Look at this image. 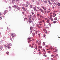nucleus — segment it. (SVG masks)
I'll return each instance as SVG.
<instances>
[{
	"mask_svg": "<svg viewBox=\"0 0 60 60\" xmlns=\"http://www.w3.org/2000/svg\"><path fill=\"white\" fill-rule=\"evenodd\" d=\"M42 12V13H44V11L43 10H42L41 11Z\"/></svg>",
	"mask_w": 60,
	"mask_h": 60,
	"instance_id": "f704fd0d",
	"label": "nucleus"
},
{
	"mask_svg": "<svg viewBox=\"0 0 60 60\" xmlns=\"http://www.w3.org/2000/svg\"><path fill=\"white\" fill-rule=\"evenodd\" d=\"M38 17H39L40 16V14H37Z\"/></svg>",
	"mask_w": 60,
	"mask_h": 60,
	"instance_id": "4c0bfd02",
	"label": "nucleus"
},
{
	"mask_svg": "<svg viewBox=\"0 0 60 60\" xmlns=\"http://www.w3.org/2000/svg\"><path fill=\"white\" fill-rule=\"evenodd\" d=\"M22 9H23V10H24V9H25V8L24 7H22Z\"/></svg>",
	"mask_w": 60,
	"mask_h": 60,
	"instance_id": "c756f323",
	"label": "nucleus"
},
{
	"mask_svg": "<svg viewBox=\"0 0 60 60\" xmlns=\"http://www.w3.org/2000/svg\"><path fill=\"white\" fill-rule=\"evenodd\" d=\"M33 29V27H30V29L31 30Z\"/></svg>",
	"mask_w": 60,
	"mask_h": 60,
	"instance_id": "72a5a7b5",
	"label": "nucleus"
},
{
	"mask_svg": "<svg viewBox=\"0 0 60 60\" xmlns=\"http://www.w3.org/2000/svg\"><path fill=\"white\" fill-rule=\"evenodd\" d=\"M43 44L44 45H45V42H43Z\"/></svg>",
	"mask_w": 60,
	"mask_h": 60,
	"instance_id": "79ce46f5",
	"label": "nucleus"
},
{
	"mask_svg": "<svg viewBox=\"0 0 60 60\" xmlns=\"http://www.w3.org/2000/svg\"><path fill=\"white\" fill-rule=\"evenodd\" d=\"M51 16H51V15H50V16L49 17H50V18H51Z\"/></svg>",
	"mask_w": 60,
	"mask_h": 60,
	"instance_id": "0e129e2a",
	"label": "nucleus"
},
{
	"mask_svg": "<svg viewBox=\"0 0 60 60\" xmlns=\"http://www.w3.org/2000/svg\"><path fill=\"white\" fill-rule=\"evenodd\" d=\"M39 23H42V22L41 21L39 22Z\"/></svg>",
	"mask_w": 60,
	"mask_h": 60,
	"instance_id": "680f3d73",
	"label": "nucleus"
},
{
	"mask_svg": "<svg viewBox=\"0 0 60 60\" xmlns=\"http://www.w3.org/2000/svg\"><path fill=\"white\" fill-rule=\"evenodd\" d=\"M45 33H46V34H47V31H46Z\"/></svg>",
	"mask_w": 60,
	"mask_h": 60,
	"instance_id": "4d7b16f0",
	"label": "nucleus"
},
{
	"mask_svg": "<svg viewBox=\"0 0 60 60\" xmlns=\"http://www.w3.org/2000/svg\"><path fill=\"white\" fill-rule=\"evenodd\" d=\"M44 56L45 57H47V55H44Z\"/></svg>",
	"mask_w": 60,
	"mask_h": 60,
	"instance_id": "c03bdc74",
	"label": "nucleus"
},
{
	"mask_svg": "<svg viewBox=\"0 0 60 60\" xmlns=\"http://www.w3.org/2000/svg\"><path fill=\"white\" fill-rule=\"evenodd\" d=\"M45 20L46 22H47V23H49V19L45 18Z\"/></svg>",
	"mask_w": 60,
	"mask_h": 60,
	"instance_id": "f257e3e1",
	"label": "nucleus"
},
{
	"mask_svg": "<svg viewBox=\"0 0 60 60\" xmlns=\"http://www.w3.org/2000/svg\"><path fill=\"white\" fill-rule=\"evenodd\" d=\"M43 51H44V52H45V50L44 49H43Z\"/></svg>",
	"mask_w": 60,
	"mask_h": 60,
	"instance_id": "ea45409f",
	"label": "nucleus"
},
{
	"mask_svg": "<svg viewBox=\"0 0 60 60\" xmlns=\"http://www.w3.org/2000/svg\"><path fill=\"white\" fill-rule=\"evenodd\" d=\"M40 18H42V19H44V17L41 15H40Z\"/></svg>",
	"mask_w": 60,
	"mask_h": 60,
	"instance_id": "0eeeda50",
	"label": "nucleus"
},
{
	"mask_svg": "<svg viewBox=\"0 0 60 60\" xmlns=\"http://www.w3.org/2000/svg\"><path fill=\"white\" fill-rule=\"evenodd\" d=\"M42 48V46H38V49H40V48H41V49Z\"/></svg>",
	"mask_w": 60,
	"mask_h": 60,
	"instance_id": "39448f33",
	"label": "nucleus"
},
{
	"mask_svg": "<svg viewBox=\"0 0 60 60\" xmlns=\"http://www.w3.org/2000/svg\"><path fill=\"white\" fill-rule=\"evenodd\" d=\"M48 3H50V1H49V0H48Z\"/></svg>",
	"mask_w": 60,
	"mask_h": 60,
	"instance_id": "8fccbe9b",
	"label": "nucleus"
},
{
	"mask_svg": "<svg viewBox=\"0 0 60 60\" xmlns=\"http://www.w3.org/2000/svg\"><path fill=\"white\" fill-rule=\"evenodd\" d=\"M54 20H57V18L56 17V18H55Z\"/></svg>",
	"mask_w": 60,
	"mask_h": 60,
	"instance_id": "6ab92c4d",
	"label": "nucleus"
},
{
	"mask_svg": "<svg viewBox=\"0 0 60 60\" xmlns=\"http://www.w3.org/2000/svg\"><path fill=\"white\" fill-rule=\"evenodd\" d=\"M33 34V37H34V36H35V34L34 33H32Z\"/></svg>",
	"mask_w": 60,
	"mask_h": 60,
	"instance_id": "9b49d317",
	"label": "nucleus"
},
{
	"mask_svg": "<svg viewBox=\"0 0 60 60\" xmlns=\"http://www.w3.org/2000/svg\"><path fill=\"white\" fill-rule=\"evenodd\" d=\"M26 19V20H27V18H25L24 19V20H25V19Z\"/></svg>",
	"mask_w": 60,
	"mask_h": 60,
	"instance_id": "864d4df0",
	"label": "nucleus"
},
{
	"mask_svg": "<svg viewBox=\"0 0 60 60\" xmlns=\"http://www.w3.org/2000/svg\"><path fill=\"white\" fill-rule=\"evenodd\" d=\"M46 9V8H44V11H45Z\"/></svg>",
	"mask_w": 60,
	"mask_h": 60,
	"instance_id": "de8ad7c7",
	"label": "nucleus"
},
{
	"mask_svg": "<svg viewBox=\"0 0 60 60\" xmlns=\"http://www.w3.org/2000/svg\"><path fill=\"white\" fill-rule=\"evenodd\" d=\"M55 50H56V52H57L58 51L57 50H56L55 49Z\"/></svg>",
	"mask_w": 60,
	"mask_h": 60,
	"instance_id": "13d9d810",
	"label": "nucleus"
},
{
	"mask_svg": "<svg viewBox=\"0 0 60 60\" xmlns=\"http://www.w3.org/2000/svg\"><path fill=\"white\" fill-rule=\"evenodd\" d=\"M31 13H32V15H34V13L33 12H32Z\"/></svg>",
	"mask_w": 60,
	"mask_h": 60,
	"instance_id": "5701e85b",
	"label": "nucleus"
},
{
	"mask_svg": "<svg viewBox=\"0 0 60 60\" xmlns=\"http://www.w3.org/2000/svg\"><path fill=\"white\" fill-rule=\"evenodd\" d=\"M43 54L44 55H46V53H43Z\"/></svg>",
	"mask_w": 60,
	"mask_h": 60,
	"instance_id": "774afa93",
	"label": "nucleus"
},
{
	"mask_svg": "<svg viewBox=\"0 0 60 60\" xmlns=\"http://www.w3.org/2000/svg\"><path fill=\"white\" fill-rule=\"evenodd\" d=\"M39 11H41L42 10V9H41L40 8V9H39Z\"/></svg>",
	"mask_w": 60,
	"mask_h": 60,
	"instance_id": "4be33fe9",
	"label": "nucleus"
},
{
	"mask_svg": "<svg viewBox=\"0 0 60 60\" xmlns=\"http://www.w3.org/2000/svg\"><path fill=\"white\" fill-rule=\"evenodd\" d=\"M9 8H11V7L10 6H9Z\"/></svg>",
	"mask_w": 60,
	"mask_h": 60,
	"instance_id": "5fc2aeb1",
	"label": "nucleus"
},
{
	"mask_svg": "<svg viewBox=\"0 0 60 60\" xmlns=\"http://www.w3.org/2000/svg\"><path fill=\"white\" fill-rule=\"evenodd\" d=\"M36 7H37V6H36L34 8V11L36 9Z\"/></svg>",
	"mask_w": 60,
	"mask_h": 60,
	"instance_id": "423d86ee",
	"label": "nucleus"
},
{
	"mask_svg": "<svg viewBox=\"0 0 60 60\" xmlns=\"http://www.w3.org/2000/svg\"><path fill=\"white\" fill-rule=\"evenodd\" d=\"M9 46H12V44H11V43L9 44Z\"/></svg>",
	"mask_w": 60,
	"mask_h": 60,
	"instance_id": "cd10ccee",
	"label": "nucleus"
},
{
	"mask_svg": "<svg viewBox=\"0 0 60 60\" xmlns=\"http://www.w3.org/2000/svg\"><path fill=\"white\" fill-rule=\"evenodd\" d=\"M31 41H32V40H30L28 41V42L29 43V42H31Z\"/></svg>",
	"mask_w": 60,
	"mask_h": 60,
	"instance_id": "f3484780",
	"label": "nucleus"
},
{
	"mask_svg": "<svg viewBox=\"0 0 60 60\" xmlns=\"http://www.w3.org/2000/svg\"><path fill=\"white\" fill-rule=\"evenodd\" d=\"M7 10H5L4 11V15H5L6 13H7Z\"/></svg>",
	"mask_w": 60,
	"mask_h": 60,
	"instance_id": "f03ea898",
	"label": "nucleus"
},
{
	"mask_svg": "<svg viewBox=\"0 0 60 60\" xmlns=\"http://www.w3.org/2000/svg\"><path fill=\"white\" fill-rule=\"evenodd\" d=\"M42 8H43V9H44V7H42Z\"/></svg>",
	"mask_w": 60,
	"mask_h": 60,
	"instance_id": "69168bd1",
	"label": "nucleus"
},
{
	"mask_svg": "<svg viewBox=\"0 0 60 60\" xmlns=\"http://www.w3.org/2000/svg\"><path fill=\"white\" fill-rule=\"evenodd\" d=\"M39 55H41V52H39Z\"/></svg>",
	"mask_w": 60,
	"mask_h": 60,
	"instance_id": "49530a36",
	"label": "nucleus"
},
{
	"mask_svg": "<svg viewBox=\"0 0 60 60\" xmlns=\"http://www.w3.org/2000/svg\"><path fill=\"white\" fill-rule=\"evenodd\" d=\"M38 31H37L36 32V34H37L38 33Z\"/></svg>",
	"mask_w": 60,
	"mask_h": 60,
	"instance_id": "6e6d98bb",
	"label": "nucleus"
},
{
	"mask_svg": "<svg viewBox=\"0 0 60 60\" xmlns=\"http://www.w3.org/2000/svg\"><path fill=\"white\" fill-rule=\"evenodd\" d=\"M56 23V21H53V23H54V24H55V23Z\"/></svg>",
	"mask_w": 60,
	"mask_h": 60,
	"instance_id": "ddd939ff",
	"label": "nucleus"
},
{
	"mask_svg": "<svg viewBox=\"0 0 60 60\" xmlns=\"http://www.w3.org/2000/svg\"><path fill=\"white\" fill-rule=\"evenodd\" d=\"M11 34L12 35L13 37V38H14V37H14V36H15L13 34Z\"/></svg>",
	"mask_w": 60,
	"mask_h": 60,
	"instance_id": "9d476101",
	"label": "nucleus"
},
{
	"mask_svg": "<svg viewBox=\"0 0 60 60\" xmlns=\"http://www.w3.org/2000/svg\"><path fill=\"white\" fill-rule=\"evenodd\" d=\"M16 2H18V1H19V0H15Z\"/></svg>",
	"mask_w": 60,
	"mask_h": 60,
	"instance_id": "052dcab7",
	"label": "nucleus"
},
{
	"mask_svg": "<svg viewBox=\"0 0 60 60\" xmlns=\"http://www.w3.org/2000/svg\"><path fill=\"white\" fill-rule=\"evenodd\" d=\"M26 10H27L26 9H24V10H23V11H26Z\"/></svg>",
	"mask_w": 60,
	"mask_h": 60,
	"instance_id": "a211bd4d",
	"label": "nucleus"
},
{
	"mask_svg": "<svg viewBox=\"0 0 60 60\" xmlns=\"http://www.w3.org/2000/svg\"><path fill=\"white\" fill-rule=\"evenodd\" d=\"M35 17V16L34 15H33V19H34Z\"/></svg>",
	"mask_w": 60,
	"mask_h": 60,
	"instance_id": "4468645a",
	"label": "nucleus"
},
{
	"mask_svg": "<svg viewBox=\"0 0 60 60\" xmlns=\"http://www.w3.org/2000/svg\"><path fill=\"white\" fill-rule=\"evenodd\" d=\"M32 20H33V21L34 20V19H33V18H32Z\"/></svg>",
	"mask_w": 60,
	"mask_h": 60,
	"instance_id": "e2e57ef3",
	"label": "nucleus"
},
{
	"mask_svg": "<svg viewBox=\"0 0 60 60\" xmlns=\"http://www.w3.org/2000/svg\"><path fill=\"white\" fill-rule=\"evenodd\" d=\"M48 25H50L49 26H51V25L50 23H49V24H48Z\"/></svg>",
	"mask_w": 60,
	"mask_h": 60,
	"instance_id": "473e14b6",
	"label": "nucleus"
},
{
	"mask_svg": "<svg viewBox=\"0 0 60 60\" xmlns=\"http://www.w3.org/2000/svg\"><path fill=\"white\" fill-rule=\"evenodd\" d=\"M9 49H10V48H11V47H10L9 46H8L7 47Z\"/></svg>",
	"mask_w": 60,
	"mask_h": 60,
	"instance_id": "2eb2a0df",
	"label": "nucleus"
},
{
	"mask_svg": "<svg viewBox=\"0 0 60 60\" xmlns=\"http://www.w3.org/2000/svg\"><path fill=\"white\" fill-rule=\"evenodd\" d=\"M0 49H1V50L2 49H3V47H2V46H1L0 47Z\"/></svg>",
	"mask_w": 60,
	"mask_h": 60,
	"instance_id": "2f4dec72",
	"label": "nucleus"
},
{
	"mask_svg": "<svg viewBox=\"0 0 60 60\" xmlns=\"http://www.w3.org/2000/svg\"><path fill=\"white\" fill-rule=\"evenodd\" d=\"M51 56V57H53V58H54V55H52Z\"/></svg>",
	"mask_w": 60,
	"mask_h": 60,
	"instance_id": "412c9836",
	"label": "nucleus"
},
{
	"mask_svg": "<svg viewBox=\"0 0 60 60\" xmlns=\"http://www.w3.org/2000/svg\"><path fill=\"white\" fill-rule=\"evenodd\" d=\"M32 6H33L32 5H31L30 6V8H32Z\"/></svg>",
	"mask_w": 60,
	"mask_h": 60,
	"instance_id": "a878e982",
	"label": "nucleus"
},
{
	"mask_svg": "<svg viewBox=\"0 0 60 60\" xmlns=\"http://www.w3.org/2000/svg\"><path fill=\"white\" fill-rule=\"evenodd\" d=\"M43 31H46V30L44 29H43Z\"/></svg>",
	"mask_w": 60,
	"mask_h": 60,
	"instance_id": "c9c22d12",
	"label": "nucleus"
},
{
	"mask_svg": "<svg viewBox=\"0 0 60 60\" xmlns=\"http://www.w3.org/2000/svg\"><path fill=\"white\" fill-rule=\"evenodd\" d=\"M42 22H44V23H45V22H45V21H44V20H43L42 21Z\"/></svg>",
	"mask_w": 60,
	"mask_h": 60,
	"instance_id": "58836bf2",
	"label": "nucleus"
},
{
	"mask_svg": "<svg viewBox=\"0 0 60 60\" xmlns=\"http://www.w3.org/2000/svg\"><path fill=\"white\" fill-rule=\"evenodd\" d=\"M16 8H17V10H19V7H18V6Z\"/></svg>",
	"mask_w": 60,
	"mask_h": 60,
	"instance_id": "dca6fc26",
	"label": "nucleus"
},
{
	"mask_svg": "<svg viewBox=\"0 0 60 60\" xmlns=\"http://www.w3.org/2000/svg\"><path fill=\"white\" fill-rule=\"evenodd\" d=\"M4 46L5 48H7V46H6V45H4Z\"/></svg>",
	"mask_w": 60,
	"mask_h": 60,
	"instance_id": "c85d7f7f",
	"label": "nucleus"
},
{
	"mask_svg": "<svg viewBox=\"0 0 60 60\" xmlns=\"http://www.w3.org/2000/svg\"><path fill=\"white\" fill-rule=\"evenodd\" d=\"M50 52H50V51H49V52H48V53H50Z\"/></svg>",
	"mask_w": 60,
	"mask_h": 60,
	"instance_id": "3c124183",
	"label": "nucleus"
},
{
	"mask_svg": "<svg viewBox=\"0 0 60 60\" xmlns=\"http://www.w3.org/2000/svg\"><path fill=\"white\" fill-rule=\"evenodd\" d=\"M38 20H41V19L39 18H38Z\"/></svg>",
	"mask_w": 60,
	"mask_h": 60,
	"instance_id": "f8f14e48",
	"label": "nucleus"
},
{
	"mask_svg": "<svg viewBox=\"0 0 60 60\" xmlns=\"http://www.w3.org/2000/svg\"><path fill=\"white\" fill-rule=\"evenodd\" d=\"M6 54L8 55H9V52H6Z\"/></svg>",
	"mask_w": 60,
	"mask_h": 60,
	"instance_id": "aec40b11",
	"label": "nucleus"
},
{
	"mask_svg": "<svg viewBox=\"0 0 60 60\" xmlns=\"http://www.w3.org/2000/svg\"><path fill=\"white\" fill-rule=\"evenodd\" d=\"M18 6H17V5H15L13 7L14 8H17Z\"/></svg>",
	"mask_w": 60,
	"mask_h": 60,
	"instance_id": "6e6552de",
	"label": "nucleus"
},
{
	"mask_svg": "<svg viewBox=\"0 0 60 60\" xmlns=\"http://www.w3.org/2000/svg\"><path fill=\"white\" fill-rule=\"evenodd\" d=\"M38 45H40L41 44V43L40 42H39V43H38Z\"/></svg>",
	"mask_w": 60,
	"mask_h": 60,
	"instance_id": "1a4fd4ad",
	"label": "nucleus"
},
{
	"mask_svg": "<svg viewBox=\"0 0 60 60\" xmlns=\"http://www.w3.org/2000/svg\"><path fill=\"white\" fill-rule=\"evenodd\" d=\"M37 8L38 9H39V8H40V7H38Z\"/></svg>",
	"mask_w": 60,
	"mask_h": 60,
	"instance_id": "bf43d9fd",
	"label": "nucleus"
},
{
	"mask_svg": "<svg viewBox=\"0 0 60 60\" xmlns=\"http://www.w3.org/2000/svg\"><path fill=\"white\" fill-rule=\"evenodd\" d=\"M7 46H8H8H9V44H7Z\"/></svg>",
	"mask_w": 60,
	"mask_h": 60,
	"instance_id": "a19ab883",
	"label": "nucleus"
},
{
	"mask_svg": "<svg viewBox=\"0 0 60 60\" xmlns=\"http://www.w3.org/2000/svg\"><path fill=\"white\" fill-rule=\"evenodd\" d=\"M22 13L23 14H25V13H24V12H22Z\"/></svg>",
	"mask_w": 60,
	"mask_h": 60,
	"instance_id": "603ef678",
	"label": "nucleus"
},
{
	"mask_svg": "<svg viewBox=\"0 0 60 60\" xmlns=\"http://www.w3.org/2000/svg\"><path fill=\"white\" fill-rule=\"evenodd\" d=\"M2 19V17L1 16H0V19Z\"/></svg>",
	"mask_w": 60,
	"mask_h": 60,
	"instance_id": "09e8293b",
	"label": "nucleus"
},
{
	"mask_svg": "<svg viewBox=\"0 0 60 60\" xmlns=\"http://www.w3.org/2000/svg\"><path fill=\"white\" fill-rule=\"evenodd\" d=\"M26 7H28V5H27V4H26Z\"/></svg>",
	"mask_w": 60,
	"mask_h": 60,
	"instance_id": "bb28decb",
	"label": "nucleus"
},
{
	"mask_svg": "<svg viewBox=\"0 0 60 60\" xmlns=\"http://www.w3.org/2000/svg\"><path fill=\"white\" fill-rule=\"evenodd\" d=\"M28 17L29 18V19H31V18H32V15H29L28 16Z\"/></svg>",
	"mask_w": 60,
	"mask_h": 60,
	"instance_id": "7ed1b4c3",
	"label": "nucleus"
},
{
	"mask_svg": "<svg viewBox=\"0 0 60 60\" xmlns=\"http://www.w3.org/2000/svg\"><path fill=\"white\" fill-rule=\"evenodd\" d=\"M27 4H29H29H30L29 3H28Z\"/></svg>",
	"mask_w": 60,
	"mask_h": 60,
	"instance_id": "338daca9",
	"label": "nucleus"
},
{
	"mask_svg": "<svg viewBox=\"0 0 60 60\" xmlns=\"http://www.w3.org/2000/svg\"><path fill=\"white\" fill-rule=\"evenodd\" d=\"M57 4H58L59 5H60V3H59V2H58Z\"/></svg>",
	"mask_w": 60,
	"mask_h": 60,
	"instance_id": "e433bc0d",
	"label": "nucleus"
},
{
	"mask_svg": "<svg viewBox=\"0 0 60 60\" xmlns=\"http://www.w3.org/2000/svg\"><path fill=\"white\" fill-rule=\"evenodd\" d=\"M49 4H50V5H52V3H51V2H49Z\"/></svg>",
	"mask_w": 60,
	"mask_h": 60,
	"instance_id": "b1692460",
	"label": "nucleus"
},
{
	"mask_svg": "<svg viewBox=\"0 0 60 60\" xmlns=\"http://www.w3.org/2000/svg\"><path fill=\"white\" fill-rule=\"evenodd\" d=\"M28 21L29 23H31V20L30 19H29Z\"/></svg>",
	"mask_w": 60,
	"mask_h": 60,
	"instance_id": "20e7f679",
	"label": "nucleus"
},
{
	"mask_svg": "<svg viewBox=\"0 0 60 60\" xmlns=\"http://www.w3.org/2000/svg\"><path fill=\"white\" fill-rule=\"evenodd\" d=\"M45 36H46V35H45V34H44V37H45Z\"/></svg>",
	"mask_w": 60,
	"mask_h": 60,
	"instance_id": "a18cd8bd",
	"label": "nucleus"
},
{
	"mask_svg": "<svg viewBox=\"0 0 60 60\" xmlns=\"http://www.w3.org/2000/svg\"><path fill=\"white\" fill-rule=\"evenodd\" d=\"M50 0L52 2H54V0Z\"/></svg>",
	"mask_w": 60,
	"mask_h": 60,
	"instance_id": "37998d69",
	"label": "nucleus"
},
{
	"mask_svg": "<svg viewBox=\"0 0 60 60\" xmlns=\"http://www.w3.org/2000/svg\"><path fill=\"white\" fill-rule=\"evenodd\" d=\"M53 4H55L56 5H57L56 4L55 2L53 3Z\"/></svg>",
	"mask_w": 60,
	"mask_h": 60,
	"instance_id": "7c9ffc66",
	"label": "nucleus"
},
{
	"mask_svg": "<svg viewBox=\"0 0 60 60\" xmlns=\"http://www.w3.org/2000/svg\"><path fill=\"white\" fill-rule=\"evenodd\" d=\"M28 41H29L30 40V39H31V38H28Z\"/></svg>",
	"mask_w": 60,
	"mask_h": 60,
	"instance_id": "393cba45",
	"label": "nucleus"
}]
</instances>
